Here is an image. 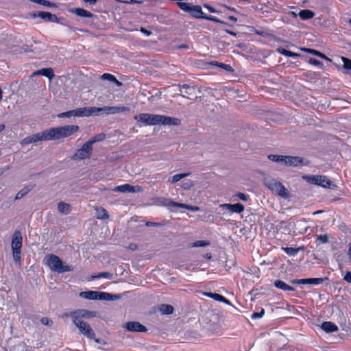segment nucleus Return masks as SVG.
Masks as SVG:
<instances>
[{"label":"nucleus","mask_w":351,"mask_h":351,"mask_svg":"<svg viewBox=\"0 0 351 351\" xmlns=\"http://www.w3.org/2000/svg\"><path fill=\"white\" fill-rule=\"evenodd\" d=\"M134 119L138 122L143 123L145 125H178L180 120L177 118H173L165 115L152 114L149 113H141L134 117Z\"/></svg>","instance_id":"nucleus-1"},{"label":"nucleus","mask_w":351,"mask_h":351,"mask_svg":"<svg viewBox=\"0 0 351 351\" xmlns=\"http://www.w3.org/2000/svg\"><path fill=\"white\" fill-rule=\"evenodd\" d=\"M177 4L181 10L189 13L190 15L197 19H204L209 21H212L216 23L226 24V23L219 18L212 16L207 15L202 12L200 5H195L192 3L184 2V1H177Z\"/></svg>","instance_id":"nucleus-2"},{"label":"nucleus","mask_w":351,"mask_h":351,"mask_svg":"<svg viewBox=\"0 0 351 351\" xmlns=\"http://www.w3.org/2000/svg\"><path fill=\"white\" fill-rule=\"evenodd\" d=\"M80 128L77 125H67L60 127L51 128L47 129V133L49 141L59 140L71 136L78 132Z\"/></svg>","instance_id":"nucleus-3"},{"label":"nucleus","mask_w":351,"mask_h":351,"mask_svg":"<svg viewBox=\"0 0 351 351\" xmlns=\"http://www.w3.org/2000/svg\"><path fill=\"white\" fill-rule=\"evenodd\" d=\"M46 264L54 271L64 273L73 271L71 265H64L62 261L55 254H49L45 257Z\"/></svg>","instance_id":"nucleus-4"},{"label":"nucleus","mask_w":351,"mask_h":351,"mask_svg":"<svg viewBox=\"0 0 351 351\" xmlns=\"http://www.w3.org/2000/svg\"><path fill=\"white\" fill-rule=\"evenodd\" d=\"M22 246L23 237L21 232L19 230H15L12 237L11 248L13 258L16 263H21Z\"/></svg>","instance_id":"nucleus-5"},{"label":"nucleus","mask_w":351,"mask_h":351,"mask_svg":"<svg viewBox=\"0 0 351 351\" xmlns=\"http://www.w3.org/2000/svg\"><path fill=\"white\" fill-rule=\"evenodd\" d=\"M73 321L82 335L88 339H95V333L87 322L83 321L79 317H73Z\"/></svg>","instance_id":"nucleus-6"},{"label":"nucleus","mask_w":351,"mask_h":351,"mask_svg":"<svg viewBox=\"0 0 351 351\" xmlns=\"http://www.w3.org/2000/svg\"><path fill=\"white\" fill-rule=\"evenodd\" d=\"M267 186L272 193L283 198H288L289 197L288 190L280 182L272 180L267 184Z\"/></svg>","instance_id":"nucleus-7"},{"label":"nucleus","mask_w":351,"mask_h":351,"mask_svg":"<svg viewBox=\"0 0 351 351\" xmlns=\"http://www.w3.org/2000/svg\"><path fill=\"white\" fill-rule=\"evenodd\" d=\"M308 182L325 188H330L332 182L326 176H306L304 177Z\"/></svg>","instance_id":"nucleus-8"},{"label":"nucleus","mask_w":351,"mask_h":351,"mask_svg":"<svg viewBox=\"0 0 351 351\" xmlns=\"http://www.w3.org/2000/svg\"><path fill=\"white\" fill-rule=\"evenodd\" d=\"M47 130H45L43 131L42 132H38L36 134H34L32 136H29L25 137L22 140L21 143L23 145H27L32 143L38 142V141H49V136H48Z\"/></svg>","instance_id":"nucleus-9"},{"label":"nucleus","mask_w":351,"mask_h":351,"mask_svg":"<svg viewBox=\"0 0 351 351\" xmlns=\"http://www.w3.org/2000/svg\"><path fill=\"white\" fill-rule=\"evenodd\" d=\"M93 147L89 145L87 141L82 146L81 148L78 149L73 156L74 158L79 160H84L90 157L92 154Z\"/></svg>","instance_id":"nucleus-10"},{"label":"nucleus","mask_w":351,"mask_h":351,"mask_svg":"<svg viewBox=\"0 0 351 351\" xmlns=\"http://www.w3.org/2000/svg\"><path fill=\"white\" fill-rule=\"evenodd\" d=\"M125 328L130 332H145L147 331V328L138 322L130 321L125 324Z\"/></svg>","instance_id":"nucleus-11"},{"label":"nucleus","mask_w":351,"mask_h":351,"mask_svg":"<svg viewBox=\"0 0 351 351\" xmlns=\"http://www.w3.org/2000/svg\"><path fill=\"white\" fill-rule=\"evenodd\" d=\"M33 16L40 18L46 22H58V19L55 14L47 12L37 11L34 13Z\"/></svg>","instance_id":"nucleus-12"},{"label":"nucleus","mask_w":351,"mask_h":351,"mask_svg":"<svg viewBox=\"0 0 351 351\" xmlns=\"http://www.w3.org/2000/svg\"><path fill=\"white\" fill-rule=\"evenodd\" d=\"M284 165L289 167H298L304 165L303 158L299 156H285Z\"/></svg>","instance_id":"nucleus-13"},{"label":"nucleus","mask_w":351,"mask_h":351,"mask_svg":"<svg viewBox=\"0 0 351 351\" xmlns=\"http://www.w3.org/2000/svg\"><path fill=\"white\" fill-rule=\"evenodd\" d=\"M180 91L182 93H184L182 95L183 97L189 98V95H193L195 97L196 94V88L195 86H191L189 84H179Z\"/></svg>","instance_id":"nucleus-14"},{"label":"nucleus","mask_w":351,"mask_h":351,"mask_svg":"<svg viewBox=\"0 0 351 351\" xmlns=\"http://www.w3.org/2000/svg\"><path fill=\"white\" fill-rule=\"evenodd\" d=\"M75 117H89L95 114V107L79 108L74 110Z\"/></svg>","instance_id":"nucleus-15"},{"label":"nucleus","mask_w":351,"mask_h":351,"mask_svg":"<svg viewBox=\"0 0 351 351\" xmlns=\"http://www.w3.org/2000/svg\"><path fill=\"white\" fill-rule=\"evenodd\" d=\"M221 207L228 209L232 213L240 214L243 212L245 208L241 203H237L234 204H223L221 205Z\"/></svg>","instance_id":"nucleus-16"},{"label":"nucleus","mask_w":351,"mask_h":351,"mask_svg":"<svg viewBox=\"0 0 351 351\" xmlns=\"http://www.w3.org/2000/svg\"><path fill=\"white\" fill-rule=\"evenodd\" d=\"M328 278H303L299 279L298 282L299 284L302 285H319L323 283L326 280H328Z\"/></svg>","instance_id":"nucleus-17"},{"label":"nucleus","mask_w":351,"mask_h":351,"mask_svg":"<svg viewBox=\"0 0 351 351\" xmlns=\"http://www.w3.org/2000/svg\"><path fill=\"white\" fill-rule=\"evenodd\" d=\"M69 12L80 17L91 18L93 16V14L90 12L80 8H71Z\"/></svg>","instance_id":"nucleus-18"},{"label":"nucleus","mask_w":351,"mask_h":351,"mask_svg":"<svg viewBox=\"0 0 351 351\" xmlns=\"http://www.w3.org/2000/svg\"><path fill=\"white\" fill-rule=\"evenodd\" d=\"M43 75L48 79L51 80L54 77L53 70L52 68H44L34 72L32 76Z\"/></svg>","instance_id":"nucleus-19"},{"label":"nucleus","mask_w":351,"mask_h":351,"mask_svg":"<svg viewBox=\"0 0 351 351\" xmlns=\"http://www.w3.org/2000/svg\"><path fill=\"white\" fill-rule=\"evenodd\" d=\"M155 203L158 206H162L165 207H176V204L178 202H173L171 199L165 198V197H157L155 199Z\"/></svg>","instance_id":"nucleus-20"},{"label":"nucleus","mask_w":351,"mask_h":351,"mask_svg":"<svg viewBox=\"0 0 351 351\" xmlns=\"http://www.w3.org/2000/svg\"><path fill=\"white\" fill-rule=\"evenodd\" d=\"M95 315V312L85 310V309H81L77 311H75L71 313V317L73 319V317H79L80 319L82 317L89 318L93 317Z\"/></svg>","instance_id":"nucleus-21"},{"label":"nucleus","mask_w":351,"mask_h":351,"mask_svg":"<svg viewBox=\"0 0 351 351\" xmlns=\"http://www.w3.org/2000/svg\"><path fill=\"white\" fill-rule=\"evenodd\" d=\"M136 187V186H132L129 184H125L116 186L114 191L121 193H135L137 191Z\"/></svg>","instance_id":"nucleus-22"},{"label":"nucleus","mask_w":351,"mask_h":351,"mask_svg":"<svg viewBox=\"0 0 351 351\" xmlns=\"http://www.w3.org/2000/svg\"><path fill=\"white\" fill-rule=\"evenodd\" d=\"M322 328L326 332H333L338 330L337 326L332 322H324Z\"/></svg>","instance_id":"nucleus-23"},{"label":"nucleus","mask_w":351,"mask_h":351,"mask_svg":"<svg viewBox=\"0 0 351 351\" xmlns=\"http://www.w3.org/2000/svg\"><path fill=\"white\" fill-rule=\"evenodd\" d=\"M119 298V296L117 295H114L112 293H106V292H99L98 291L97 300H114Z\"/></svg>","instance_id":"nucleus-24"},{"label":"nucleus","mask_w":351,"mask_h":351,"mask_svg":"<svg viewBox=\"0 0 351 351\" xmlns=\"http://www.w3.org/2000/svg\"><path fill=\"white\" fill-rule=\"evenodd\" d=\"M274 285L276 288L283 291H294V288L293 287L287 285V283L280 280H275Z\"/></svg>","instance_id":"nucleus-25"},{"label":"nucleus","mask_w":351,"mask_h":351,"mask_svg":"<svg viewBox=\"0 0 351 351\" xmlns=\"http://www.w3.org/2000/svg\"><path fill=\"white\" fill-rule=\"evenodd\" d=\"M98 291H86L80 293V296L88 300H97Z\"/></svg>","instance_id":"nucleus-26"},{"label":"nucleus","mask_w":351,"mask_h":351,"mask_svg":"<svg viewBox=\"0 0 351 351\" xmlns=\"http://www.w3.org/2000/svg\"><path fill=\"white\" fill-rule=\"evenodd\" d=\"M96 216L99 219H107L109 217V215L107 210L102 207H95Z\"/></svg>","instance_id":"nucleus-27"},{"label":"nucleus","mask_w":351,"mask_h":351,"mask_svg":"<svg viewBox=\"0 0 351 351\" xmlns=\"http://www.w3.org/2000/svg\"><path fill=\"white\" fill-rule=\"evenodd\" d=\"M298 15L302 20H308L314 17L315 13L310 10H302Z\"/></svg>","instance_id":"nucleus-28"},{"label":"nucleus","mask_w":351,"mask_h":351,"mask_svg":"<svg viewBox=\"0 0 351 351\" xmlns=\"http://www.w3.org/2000/svg\"><path fill=\"white\" fill-rule=\"evenodd\" d=\"M101 79L110 81L114 83L118 86H121L122 85V83L120 81H119L114 75L110 73H104L103 75H101Z\"/></svg>","instance_id":"nucleus-29"},{"label":"nucleus","mask_w":351,"mask_h":351,"mask_svg":"<svg viewBox=\"0 0 351 351\" xmlns=\"http://www.w3.org/2000/svg\"><path fill=\"white\" fill-rule=\"evenodd\" d=\"M106 138V134L104 133H99L91 137L87 143L93 147V145L97 142H101Z\"/></svg>","instance_id":"nucleus-30"},{"label":"nucleus","mask_w":351,"mask_h":351,"mask_svg":"<svg viewBox=\"0 0 351 351\" xmlns=\"http://www.w3.org/2000/svg\"><path fill=\"white\" fill-rule=\"evenodd\" d=\"M277 51L280 53L281 55H283L287 57H291V58H298L300 56V54L287 50L282 47H278L277 49Z\"/></svg>","instance_id":"nucleus-31"},{"label":"nucleus","mask_w":351,"mask_h":351,"mask_svg":"<svg viewBox=\"0 0 351 351\" xmlns=\"http://www.w3.org/2000/svg\"><path fill=\"white\" fill-rule=\"evenodd\" d=\"M33 189V186H27L25 187H24L23 189H22L21 190H20L16 197H15V199H21L22 197H23L25 195H27L28 193H29Z\"/></svg>","instance_id":"nucleus-32"},{"label":"nucleus","mask_w":351,"mask_h":351,"mask_svg":"<svg viewBox=\"0 0 351 351\" xmlns=\"http://www.w3.org/2000/svg\"><path fill=\"white\" fill-rule=\"evenodd\" d=\"M58 210L62 213L67 214L71 210V206L67 203L61 202L58 204Z\"/></svg>","instance_id":"nucleus-33"},{"label":"nucleus","mask_w":351,"mask_h":351,"mask_svg":"<svg viewBox=\"0 0 351 351\" xmlns=\"http://www.w3.org/2000/svg\"><path fill=\"white\" fill-rule=\"evenodd\" d=\"M302 50L304 51H306L310 54H312V55H314V56H316L317 57H319L322 59H326V60H328V58L326 56L325 54L321 53L320 51L316 50V49H308V48H304L302 49Z\"/></svg>","instance_id":"nucleus-34"},{"label":"nucleus","mask_w":351,"mask_h":351,"mask_svg":"<svg viewBox=\"0 0 351 351\" xmlns=\"http://www.w3.org/2000/svg\"><path fill=\"white\" fill-rule=\"evenodd\" d=\"M301 247L294 248L291 247H282V250L284 251L289 256H295L299 251L301 250Z\"/></svg>","instance_id":"nucleus-35"},{"label":"nucleus","mask_w":351,"mask_h":351,"mask_svg":"<svg viewBox=\"0 0 351 351\" xmlns=\"http://www.w3.org/2000/svg\"><path fill=\"white\" fill-rule=\"evenodd\" d=\"M108 110H111L112 114L129 112L130 108L128 106H112Z\"/></svg>","instance_id":"nucleus-36"},{"label":"nucleus","mask_w":351,"mask_h":351,"mask_svg":"<svg viewBox=\"0 0 351 351\" xmlns=\"http://www.w3.org/2000/svg\"><path fill=\"white\" fill-rule=\"evenodd\" d=\"M268 159L271 160L272 162L282 163L284 164L285 160V156L282 155H276V154H270L267 156Z\"/></svg>","instance_id":"nucleus-37"},{"label":"nucleus","mask_w":351,"mask_h":351,"mask_svg":"<svg viewBox=\"0 0 351 351\" xmlns=\"http://www.w3.org/2000/svg\"><path fill=\"white\" fill-rule=\"evenodd\" d=\"M328 242V234H320L316 236L315 243L317 245H319L322 243H326Z\"/></svg>","instance_id":"nucleus-38"},{"label":"nucleus","mask_w":351,"mask_h":351,"mask_svg":"<svg viewBox=\"0 0 351 351\" xmlns=\"http://www.w3.org/2000/svg\"><path fill=\"white\" fill-rule=\"evenodd\" d=\"M160 311L163 314L171 315L173 312V307L170 304H162Z\"/></svg>","instance_id":"nucleus-39"},{"label":"nucleus","mask_w":351,"mask_h":351,"mask_svg":"<svg viewBox=\"0 0 351 351\" xmlns=\"http://www.w3.org/2000/svg\"><path fill=\"white\" fill-rule=\"evenodd\" d=\"M212 298L216 301L221 302L226 304H230V302L226 298L219 293H214Z\"/></svg>","instance_id":"nucleus-40"},{"label":"nucleus","mask_w":351,"mask_h":351,"mask_svg":"<svg viewBox=\"0 0 351 351\" xmlns=\"http://www.w3.org/2000/svg\"><path fill=\"white\" fill-rule=\"evenodd\" d=\"M110 108H112V106H104L102 108L95 107V115L98 114L100 112H103L106 114H112L111 110H108Z\"/></svg>","instance_id":"nucleus-41"},{"label":"nucleus","mask_w":351,"mask_h":351,"mask_svg":"<svg viewBox=\"0 0 351 351\" xmlns=\"http://www.w3.org/2000/svg\"><path fill=\"white\" fill-rule=\"evenodd\" d=\"M176 207L186 208V209L191 210V211H197L199 209V207H197V206H191V205L185 204L184 203H179V202L176 204Z\"/></svg>","instance_id":"nucleus-42"},{"label":"nucleus","mask_w":351,"mask_h":351,"mask_svg":"<svg viewBox=\"0 0 351 351\" xmlns=\"http://www.w3.org/2000/svg\"><path fill=\"white\" fill-rule=\"evenodd\" d=\"M191 174V173H179V174H176L174 176H173L171 177V182L172 183H175V182H178L180 180H181L182 178H184L188 176H189Z\"/></svg>","instance_id":"nucleus-43"},{"label":"nucleus","mask_w":351,"mask_h":351,"mask_svg":"<svg viewBox=\"0 0 351 351\" xmlns=\"http://www.w3.org/2000/svg\"><path fill=\"white\" fill-rule=\"evenodd\" d=\"M210 243L208 241L206 240H199L196 241L192 243V247H206L210 245Z\"/></svg>","instance_id":"nucleus-44"},{"label":"nucleus","mask_w":351,"mask_h":351,"mask_svg":"<svg viewBox=\"0 0 351 351\" xmlns=\"http://www.w3.org/2000/svg\"><path fill=\"white\" fill-rule=\"evenodd\" d=\"M74 110H69L67 112H62L58 114V117L59 118H64L68 117L70 118L71 117H75Z\"/></svg>","instance_id":"nucleus-45"},{"label":"nucleus","mask_w":351,"mask_h":351,"mask_svg":"<svg viewBox=\"0 0 351 351\" xmlns=\"http://www.w3.org/2000/svg\"><path fill=\"white\" fill-rule=\"evenodd\" d=\"M341 60L343 62L344 69L351 70V60L346 57H341Z\"/></svg>","instance_id":"nucleus-46"},{"label":"nucleus","mask_w":351,"mask_h":351,"mask_svg":"<svg viewBox=\"0 0 351 351\" xmlns=\"http://www.w3.org/2000/svg\"><path fill=\"white\" fill-rule=\"evenodd\" d=\"M112 277V274L107 271L98 273L97 275L95 276V278H105L108 279H110Z\"/></svg>","instance_id":"nucleus-47"},{"label":"nucleus","mask_w":351,"mask_h":351,"mask_svg":"<svg viewBox=\"0 0 351 351\" xmlns=\"http://www.w3.org/2000/svg\"><path fill=\"white\" fill-rule=\"evenodd\" d=\"M265 314V310L263 308L261 309V311L260 312H254L252 315H251V318L254 319H258V318H261Z\"/></svg>","instance_id":"nucleus-48"},{"label":"nucleus","mask_w":351,"mask_h":351,"mask_svg":"<svg viewBox=\"0 0 351 351\" xmlns=\"http://www.w3.org/2000/svg\"><path fill=\"white\" fill-rule=\"evenodd\" d=\"M308 62L314 66H323V63L321 61L315 58H310Z\"/></svg>","instance_id":"nucleus-49"},{"label":"nucleus","mask_w":351,"mask_h":351,"mask_svg":"<svg viewBox=\"0 0 351 351\" xmlns=\"http://www.w3.org/2000/svg\"><path fill=\"white\" fill-rule=\"evenodd\" d=\"M36 3H38V4H40V5H45V6H47V7H56V4H55L54 3L51 2V1H35Z\"/></svg>","instance_id":"nucleus-50"},{"label":"nucleus","mask_w":351,"mask_h":351,"mask_svg":"<svg viewBox=\"0 0 351 351\" xmlns=\"http://www.w3.org/2000/svg\"><path fill=\"white\" fill-rule=\"evenodd\" d=\"M235 196H237V197H239L240 199L243 200V201H247L248 199V195L243 193H241V192H238Z\"/></svg>","instance_id":"nucleus-51"},{"label":"nucleus","mask_w":351,"mask_h":351,"mask_svg":"<svg viewBox=\"0 0 351 351\" xmlns=\"http://www.w3.org/2000/svg\"><path fill=\"white\" fill-rule=\"evenodd\" d=\"M343 280L348 283H351V271H348L346 273L345 276H343Z\"/></svg>","instance_id":"nucleus-52"},{"label":"nucleus","mask_w":351,"mask_h":351,"mask_svg":"<svg viewBox=\"0 0 351 351\" xmlns=\"http://www.w3.org/2000/svg\"><path fill=\"white\" fill-rule=\"evenodd\" d=\"M193 186V182L191 180H189L188 182L184 183L183 185L182 186V187L184 189H189L191 187H192Z\"/></svg>","instance_id":"nucleus-53"},{"label":"nucleus","mask_w":351,"mask_h":351,"mask_svg":"<svg viewBox=\"0 0 351 351\" xmlns=\"http://www.w3.org/2000/svg\"><path fill=\"white\" fill-rule=\"evenodd\" d=\"M41 323L44 325H50L52 324V321H51L48 317H43L41 318Z\"/></svg>","instance_id":"nucleus-54"},{"label":"nucleus","mask_w":351,"mask_h":351,"mask_svg":"<svg viewBox=\"0 0 351 351\" xmlns=\"http://www.w3.org/2000/svg\"><path fill=\"white\" fill-rule=\"evenodd\" d=\"M140 32L141 33H143V34H145V36H150L152 34V32L151 31L147 30L145 27H141L140 28Z\"/></svg>","instance_id":"nucleus-55"},{"label":"nucleus","mask_w":351,"mask_h":351,"mask_svg":"<svg viewBox=\"0 0 351 351\" xmlns=\"http://www.w3.org/2000/svg\"><path fill=\"white\" fill-rule=\"evenodd\" d=\"M219 66L221 68H223V69H226V71H228L232 70V67L230 65L226 64H223V63H220L219 64Z\"/></svg>","instance_id":"nucleus-56"},{"label":"nucleus","mask_w":351,"mask_h":351,"mask_svg":"<svg viewBox=\"0 0 351 351\" xmlns=\"http://www.w3.org/2000/svg\"><path fill=\"white\" fill-rule=\"evenodd\" d=\"M204 6L206 8H207L210 12H219L218 10H215L214 8L207 4H204Z\"/></svg>","instance_id":"nucleus-57"},{"label":"nucleus","mask_w":351,"mask_h":351,"mask_svg":"<svg viewBox=\"0 0 351 351\" xmlns=\"http://www.w3.org/2000/svg\"><path fill=\"white\" fill-rule=\"evenodd\" d=\"M213 294H214V293H212V292H204L203 293L204 295L207 296V297L210 298H213Z\"/></svg>","instance_id":"nucleus-58"},{"label":"nucleus","mask_w":351,"mask_h":351,"mask_svg":"<svg viewBox=\"0 0 351 351\" xmlns=\"http://www.w3.org/2000/svg\"><path fill=\"white\" fill-rule=\"evenodd\" d=\"M226 33L232 35V36H237V33L233 32V31H231V30H229V29H226L225 30Z\"/></svg>","instance_id":"nucleus-59"},{"label":"nucleus","mask_w":351,"mask_h":351,"mask_svg":"<svg viewBox=\"0 0 351 351\" xmlns=\"http://www.w3.org/2000/svg\"><path fill=\"white\" fill-rule=\"evenodd\" d=\"M228 19L233 22H237V19L236 17H234V16H228Z\"/></svg>","instance_id":"nucleus-60"},{"label":"nucleus","mask_w":351,"mask_h":351,"mask_svg":"<svg viewBox=\"0 0 351 351\" xmlns=\"http://www.w3.org/2000/svg\"><path fill=\"white\" fill-rule=\"evenodd\" d=\"M130 248L132 250H135L137 249V245L136 244H134V243H132L130 245Z\"/></svg>","instance_id":"nucleus-61"},{"label":"nucleus","mask_w":351,"mask_h":351,"mask_svg":"<svg viewBox=\"0 0 351 351\" xmlns=\"http://www.w3.org/2000/svg\"><path fill=\"white\" fill-rule=\"evenodd\" d=\"M204 257L207 259H210L212 258V254L210 253H206L204 255Z\"/></svg>","instance_id":"nucleus-62"},{"label":"nucleus","mask_w":351,"mask_h":351,"mask_svg":"<svg viewBox=\"0 0 351 351\" xmlns=\"http://www.w3.org/2000/svg\"><path fill=\"white\" fill-rule=\"evenodd\" d=\"M289 15H291V16H294V17H295V16L298 15V14H297L295 12H293V11H290V12H289Z\"/></svg>","instance_id":"nucleus-63"},{"label":"nucleus","mask_w":351,"mask_h":351,"mask_svg":"<svg viewBox=\"0 0 351 351\" xmlns=\"http://www.w3.org/2000/svg\"><path fill=\"white\" fill-rule=\"evenodd\" d=\"M348 255H349L350 258L351 260V243L350 244L349 249H348Z\"/></svg>","instance_id":"nucleus-64"}]
</instances>
